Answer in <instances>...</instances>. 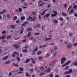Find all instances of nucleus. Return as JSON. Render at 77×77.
Listing matches in <instances>:
<instances>
[{"label":"nucleus","instance_id":"f257e3e1","mask_svg":"<svg viewBox=\"0 0 77 77\" xmlns=\"http://www.w3.org/2000/svg\"><path fill=\"white\" fill-rule=\"evenodd\" d=\"M65 61H66V58L65 57L62 58L61 61V64L62 65V64L65 62Z\"/></svg>","mask_w":77,"mask_h":77},{"label":"nucleus","instance_id":"f03ea898","mask_svg":"<svg viewBox=\"0 0 77 77\" xmlns=\"http://www.w3.org/2000/svg\"><path fill=\"white\" fill-rule=\"evenodd\" d=\"M53 12L55 13L54 14H52L51 15V17H56L57 14H58V13H57V12L55 11V10H53Z\"/></svg>","mask_w":77,"mask_h":77},{"label":"nucleus","instance_id":"7ed1b4c3","mask_svg":"<svg viewBox=\"0 0 77 77\" xmlns=\"http://www.w3.org/2000/svg\"><path fill=\"white\" fill-rule=\"evenodd\" d=\"M13 46L14 47H16V46H17L15 48L16 49H17V48H18L19 47H20V45L19 44H14L13 45Z\"/></svg>","mask_w":77,"mask_h":77},{"label":"nucleus","instance_id":"20e7f679","mask_svg":"<svg viewBox=\"0 0 77 77\" xmlns=\"http://www.w3.org/2000/svg\"><path fill=\"white\" fill-rule=\"evenodd\" d=\"M38 50V47H37L34 49V50H33L32 52L33 53H34V52H35V51H37Z\"/></svg>","mask_w":77,"mask_h":77},{"label":"nucleus","instance_id":"39448f33","mask_svg":"<svg viewBox=\"0 0 77 77\" xmlns=\"http://www.w3.org/2000/svg\"><path fill=\"white\" fill-rule=\"evenodd\" d=\"M6 38V35H2L1 37H0V39H5Z\"/></svg>","mask_w":77,"mask_h":77},{"label":"nucleus","instance_id":"423d86ee","mask_svg":"<svg viewBox=\"0 0 77 77\" xmlns=\"http://www.w3.org/2000/svg\"><path fill=\"white\" fill-rule=\"evenodd\" d=\"M8 57H9V55L4 57L2 59L3 60H6L8 58Z\"/></svg>","mask_w":77,"mask_h":77},{"label":"nucleus","instance_id":"0eeeda50","mask_svg":"<svg viewBox=\"0 0 77 77\" xmlns=\"http://www.w3.org/2000/svg\"><path fill=\"white\" fill-rule=\"evenodd\" d=\"M25 76L26 77H31V75L30 74V73H26Z\"/></svg>","mask_w":77,"mask_h":77},{"label":"nucleus","instance_id":"6e6552de","mask_svg":"<svg viewBox=\"0 0 77 77\" xmlns=\"http://www.w3.org/2000/svg\"><path fill=\"white\" fill-rule=\"evenodd\" d=\"M21 32L20 33V34L21 35V34H22L23 33V32H24V29L23 27H21Z\"/></svg>","mask_w":77,"mask_h":77},{"label":"nucleus","instance_id":"1a4fd4ad","mask_svg":"<svg viewBox=\"0 0 77 77\" xmlns=\"http://www.w3.org/2000/svg\"><path fill=\"white\" fill-rule=\"evenodd\" d=\"M50 68H48V69L46 70L45 72H50Z\"/></svg>","mask_w":77,"mask_h":77},{"label":"nucleus","instance_id":"9d476101","mask_svg":"<svg viewBox=\"0 0 77 77\" xmlns=\"http://www.w3.org/2000/svg\"><path fill=\"white\" fill-rule=\"evenodd\" d=\"M48 11V9L44 10V11L42 12V13L41 14V15H44L45 14V12H47V11Z\"/></svg>","mask_w":77,"mask_h":77},{"label":"nucleus","instance_id":"9b49d317","mask_svg":"<svg viewBox=\"0 0 77 77\" xmlns=\"http://www.w3.org/2000/svg\"><path fill=\"white\" fill-rule=\"evenodd\" d=\"M61 15H63V16H65V17H66L67 16V14L66 13H64L63 12H62Z\"/></svg>","mask_w":77,"mask_h":77},{"label":"nucleus","instance_id":"f8f14e48","mask_svg":"<svg viewBox=\"0 0 77 77\" xmlns=\"http://www.w3.org/2000/svg\"><path fill=\"white\" fill-rule=\"evenodd\" d=\"M6 10L4 9L3 11H2L0 13V14H4L5 12H6Z\"/></svg>","mask_w":77,"mask_h":77},{"label":"nucleus","instance_id":"ddd939ff","mask_svg":"<svg viewBox=\"0 0 77 77\" xmlns=\"http://www.w3.org/2000/svg\"><path fill=\"white\" fill-rule=\"evenodd\" d=\"M58 20H60V21H63V20H64V19L62 17H60L58 19Z\"/></svg>","mask_w":77,"mask_h":77},{"label":"nucleus","instance_id":"4468645a","mask_svg":"<svg viewBox=\"0 0 77 77\" xmlns=\"http://www.w3.org/2000/svg\"><path fill=\"white\" fill-rule=\"evenodd\" d=\"M71 47H72V45L71 43H70L68 45H67V48H71Z\"/></svg>","mask_w":77,"mask_h":77},{"label":"nucleus","instance_id":"2eb2a0df","mask_svg":"<svg viewBox=\"0 0 77 77\" xmlns=\"http://www.w3.org/2000/svg\"><path fill=\"white\" fill-rule=\"evenodd\" d=\"M74 11V9H73V8L69 12V15H70V14H71V13H73Z\"/></svg>","mask_w":77,"mask_h":77},{"label":"nucleus","instance_id":"dca6fc26","mask_svg":"<svg viewBox=\"0 0 77 77\" xmlns=\"http://www.w3.org/2000/svg\"><path fill=\"white\" fill-rule=\"evenodd\" d=\"M53 23H54L55 24H57L58 23V21L54 20L53 21Z\"/></svg>","mask_w":77,"mask_h":77},{"label":"nucleus","instance_id":"f3484780","mask_svg":"<svg viewBox=\"0 0 77 77\" xmlns=\"http://www.w3.org/2000/svg\"><path fill=\"white\" fill-rule=\"evenodd\" d=\"M26 18V17L23 16L21 17V20H24Z\"/></svg>","mask_w":77,"mask_h":77},{"label":"nucleus","instance_id":"a211bd4d","mask_svg":"<svg viewBox=\"0 0 77 77\" xmlns=\"http://www.w3.org/2000/svg\"><path fill=\"white\" fill-rule=\"evenodd\" d=\"M54 63V61L52 62L51 63L49 64V66H51Z\"/></svg>","mask_w":77,"mask_h":77},{"label":"nucleus","instance_id":"6ab92c4d","mask_svg":"<svg viewBox=\"0 0 77 77\" xmlns=\"http://www.w3.org/2000/svg\"><path fill=\"white\" fill-rule=\"evenodd\" d=\"M11 29H15V25H11Z\"/></svg>","mask_w":77,"mask_h":77},{"label":"nucleus","instance_id":"aec40b11","mask_svg":"<svg viewBox=\"0 0 77 77\" xmlns=\"http://www.w3.org/2000/svg\"><path fill=\"white\" fill-rule=\"evenodd\" d=\"M44 3L43 2H42V3L38 5L39 6H41V7H42V6H43V5H44Z\"/></svg>","mask_w":77,"mask_h":77},{"label":"nucleus","instance_id":"412c9836","mask_svg":"<svg viewBox=\"0 0 77 77\" xmlns=\"http://www.w3.org/2000/svg\"><path fill=\"white\" fill-rule=\"evenodd\" d=\"M71 62V61H67L66 63H65L66 66H67L68 65V64H69V63Z\"/></svg>","mask_w":77,"mask_h":77},{"label":"nucleus","instance_id":"4be33fe9","mask_svg":"<svg viewBox=\"0 0 77 77\" xmlns=\"http://www.w3.org/2000/svg\"><path fill=\"white\" fill-rule=\"evenodd\" d=\"M77 5H75L73 6V8L74 9H77Z\"/></svg>","mask_w":77,"mask_h":77},{"label":"nucleus","instance_id":"5701e85b","mask_svg":"<svg viewBox=\"0 0 77 77\" xmlns=\"http://www.w3.org/2000/svg\"><path fill=\"white\" fill-rule=\"evenodd\" d=\"M72 70L71 69L68 71V73H69H69H71V72H72Z\"/></svg>","mask_w":77,"mask_h":77},{"label":"nucleus","instance_id":"b1692460","mask_svg":"<svg viewBox=\"0 0 77 77\" xmlns=\"http://www.w3.org/2000/svg\"><path fill=\"white\" fill-rule=\"evenodd\" d=\"M30 36H31V32H28L27 35V37H30Z\"/></svg>","mask_w":77,"mask_h":77},{"label":"nucleus","instance_id":"393cba45","mask_svg":"<svg viewBox=\"0 0 77 77\" xmlns=\"http://www.w3.org/2000/svg\"><path fill=\"white\" fill-rule=\"evenodd\" d=\"M50 15V13H48L46 15H45V16L46 17V18H47V17H48Z\"/></svg>","mask_w":77,"mask_h":77},{"label":"nucleus","instance_id":"a878e982","mask_svg":"<svg viewBox=\"0 0 77 77\" xmlns=\"http://www.w3.org/2000/svg\"><path fill=\"white\" fill-rule=\"evenodd\" d=\"M22 52L27 53V49H24L22 51Z\"/></svg>","mask_w":77,"mask_h":77},{"label":"nucleus","instance_id":"bb28decb","mask_svg":"<svg viewBox=\"0 0 77 77\" xmlns=\"http://www.w3.org/2000/svg\"><path fill=\"white\" fill-rule=\"evenodd\" d=\"M22 12V8H19L18 12Z\"/></svg>","mask_w":77,"mask_h":77},{"label":"nucleus","instance_id":"cd10ccee","mask_svg":"<svg viewBox=\"0 0 77 77\" xmlns=\"http://www.w3.org/2000/svg\"><path fill=\"white\" fill-rule=\"evenodd\" d=\"M11 63V61L9 60L7 61L5 63V64H9Z\"/></svg>","mask_w":77,"mask_h":77},{"label":"nucleus","instance_id":"c85d7f7f","mask_svg":"<svg viewBox=\"0 0 77 77\" xmlns=\"http://www.w3.org/2000/svg\"><path fill=\"white\" fill-rule=\"evenodd\" d=\"M43 59V57H38V59L39 60H42Z\"/></svg>","mask_w":77,"mask_h":77},{"label":"nucleus","instance_id":"c756f323","mask_svg":"<svg viewBox=\"0 0 77 77\" xmlns=\"http://www.w3.org/2000/svg\"><path fill=\"white\" fill-rule=\"evenodd\" d=\"M17 59L18 62H20V60H21V59L19 58L18 56H17Z\"/></svg>","mask_w":77,"mask_h":77},{"label":"nucleus","instance_id":"7c9ffc66","mask_svg":"<svg viewBox=\"0 0 77 77\" xmlns=\"http://www.w3.org/2000/svg\"><path fill=\"white\" fill-rule=\"evenodd\" d=\"M30 61V59H28L25 61V63H28Z\"/></svg>","mask_w":77,"mask_h":77},{"label":"nucleus","instance_id":"2f4dec72","mask_svg":"<svg viewBox=\"0 0 77 77\" xmlns=\"http://www.w3.org/2000/svg\"><path fill=\"white\" fill-rule=\"evenodd\" d=\"M33 18L34 19H32V21H35V20H36V17H33Z\"/></svg>","mask_w":77,"mask_h":77},{"label":"nucleus","instance_id":"473e14b6","mask_svg":"<svg viewBox=\"0 0 77 77\" xmlns=\"http://www.w3.org/2000/svg\"><path fill=\"white\" fill-rule=\"evenodd\" d=\"M41 26V25H39V24H38V25L36 26H35L34 27V29H35L36 28V27H40Z\"/></svg>","mask_w":77,"mask_h":77},{"label":"nucleus","instance_id":"72a5a7b5","mask_svg":"<svg viewBox=\"0 0 77 77\" xmlns=\"http://www.w3.org/2000/svg\"><path fill=\"white\" fill-rule=\"evenodd\" d=\"M71 8H72V7L71 6H70L68 8L67 11H70V10L71 9Z\"/></svg>","mask_w":77,"mask_h":77},{"label":"nucleus","instance_id":"f704fd0d","mask_svg":"<svg viewBox=\"0 0 77 77\" xmlns=\"http://www.w3.org/2000/svg\"><path fill=\"white\" fill-rule=\"evenodd\" d=\"M13 65H14V66H17V67L18 66V64H15V63H13Z\"/></svg>","mask_w":77,"mask_h":77},{"label":"nucleus","instance_id":"c9c22d12","mask_svg":"<svg viewBox=\"0 0 77 77\" xmlns=\"http://www.w3.org/2000/svg\"><path fill=\"white\" fill-rule=\"evenodd\" d=\"M19 69L20 71H23V69L22 68H19Z\"/></svg>","mask_w":77,"mask_h":77},{"label":"nucleus","instance_id":"e433bc0d","mask_svg":"<svg viewBox=\"0 0 77 77\" xmlns=\"http://www.w3.org/2000/svg\"><path fill=\"white\" fill-rule=\"evenodd\" d=\"M42 52L41 51H39L38 52V53H37V55H40L41 54Z\"/></svg>","mask_w":77,"mask_h":77},{"label":"nucleus","instance_id":"4c0bfd02","mask_svg":"<svg viewBox=\"0 0 77 77\" xmlns=\"http://www.w3.org/2000/svg\"><path fill=\"white\" fill-rule=\"evenodd\" d=\"M28 31H31V30H32V28H29L27 29Z\"/></svg>","mask_w":77,"mask_h":77},{"label":"nucleus","instance_id":"58836bf2","mask_svg":"<svg viewBox=\"0 0 77 77\" xmlns=\"http://www.w3.org/2000/svg\"><path fill=\"white\" fill-rule=\"evenodd\" d=\"M16 19H17V16H15L14 17L13 20H15Z\"/></svg>","mask_w":77,"mask_h":77},{"label":"nucleus","instance_id":"ea45409f","mask_svg":"<svg viewBox=\"0 0 77 77\" xmlns=\"http://www.w3.org/2000/svg\"><path fill=\"white\" fill-rule=\"evenodd\" d=\"M45 74V73H42V72H41L40 73V75L42 76V75H44V74Z\"/></svg>","mask_w":77,"mask_h":77},{"label":"nucleus","instance_id":"a19ab883","mask_svg":"<svg viewBox=\"0 0 77 77\" xmlns=\"http://www.w3.org/2000/svg\"><path fill=\"white\" fill-rule=\"evenodd\" d=\"M23 23L25 24H27L29 23V22L27 21H25Z\"/></svg>","mask_w":77,"mask_h":77},{"label":"nucleus","instance_id":"79ce46f5","mask_svg":"<svg viewBox=\"0 0 77 77\" xmlns=\"http://www.w3.org/2000/svg\"><path fill=\"white\" fill-rule=\"evenodd\" d=\"M6 30H4L2 32V34H4V33H6Z\"/></svg>","mask_w":77,"mask_h":77},{"label":"nucleus","instance_id":"37998d69","mask_svg":"<svg viewBox=\"0 0 77 77\" xmlns=\"http://www.w3.org/2000/svg\"><path fill=\"white\" fill-rule=\"evenodd\" d=\"M11 37H12L11 36H8L7 37V39H10V38H11Z\"/></svg>","mask_w":77,"mask_h":77},{"label":"nucleus","instance_id":"c03bdc74","mask_svg":"<svg viewBox=\"0 0 77 77\" xmlns=\"http://www.w3.org/2000/svg\"><path fill=\"white\" fill-rule=\"evenodd\" d=\"M74 65H75V66H77V62L76 61L74 63Z\"/></svg>","mask_w":77,"mask_h":77},{"label":"nucleus","instance_id":"a18cd8bd","mask_svg":"<svg viewBox=\"0 0 77 77\" xmlns=\"http://www.w3.org/2000/svg\"><path fill=\"white\" fill-rule=\"evenodd\" d=\"M69 66H67L66 67V68H64V70H66V69H68L69 68Z\"/></svg>","mask_w":77,"mask_h":77},{"label":"nucleus","instance_id":"49530a36","mask_svg":"<svg viewBox=\"0 0 77 77\" xmlns=\"http://www.w3.org/2000/svg\"><path fill=\"white\" fill-rule=\"evenodd\" d=\"M39 34H40V33H36L34 34V35L35 36H37V35H39Z\"/></svg>","mask_w":77,"mask_h":77},{"label":"nucleus","instance_id":"de8ad7c7","mask_svg":"<svg viewBox=\"0 0 77 77\" xmlns=\"http://www.w3.org/2000/svg\"><path fill=\"white\" fill-rule=\"evenodd\" d=\"M64 73L65 74H69V73H68V71H66L64 72Z\"/></svg>","mask_w":77,"mask_h":77},{"label":"nucleus","instance_id":"09e8293b","mask_svg":"<svg viewBox=\"0 0 77 77\" xmlns=\"http://www.w3.org/2000/svg\"><path fill=\"white\" fill-rule=\"evenodd\" d=\"M36 63V61L35 60L33 61L32 63L33 64H35V63Z\"/></svg>","mask_w":77,"mask_h":77},{"label":"nucleus","instance_id":"8fccbe9b","mask_svg":"<svg viewBox=\"0 0 77 77\" xmlns=\"http://www.w3.org/2000/svg\"><path fill=\"white\" fill-rule=\"evenodd\" d=\"M57 54V51H55L54 53V56H56V55Z\"/></svg>","mask_w":77,"mask_h":77},{"label":"nucleus","instance_id":"3c124183","mask_svg":"<svg viewBox=\"0 0 77 77\" xmlns=\"http://www.w3.org/2000/svg\"><path fill=\"white\" fill-rule=\"evenodd\" d=\"M45 39L47 41V40H50V39H51V38H45Z\"/></svg>","mask_w":77,"mask_h":77},{"label":"nucleus","instance_id":"603ef678","mask_svg":"<svg viewBox=\"0 0 77 77\" xmlns=\"http://www.w3.org/2000/svg\"><path fill=\"white\" fill-rule=\"evenodd\" d=\"M32 14L33 15H35V14H36V12H35V11L33 12L32 13Z\"/></svg>","mask_w":77,"mask_h":77},{"label":"nucleus","instance_id":"864d4df0","mask_svg":"<svg viewBox=\"0 0 77 77\" xmlns=\"http://www.w3.org/2000/svg\"><path fill=\"white\" fill-rule=\"evenodd\" d=\"M50 77H53V73H52L50 75Z\"/></svg>","mask_w":77,"mask_h":77},{"label":"nucleus","instance_id":"5fc2aeb1","mask_svg":"<svg viewBox=\"0 0 77 77\" xmlns=\"http://www.w3.org/2000/svg\"><path fill=\"white\" fill-rule=\"evenodd\" d=\"M50 55V54H47L46 56V57H48V56H49Z\"/></svg>","mask_w":77,"mask_h":77},{"label":"nucleus","instance_id":"6e6d98bb","mask_svg":"<svg viewBox=\"0 0 77 77\" xmlns=\"http://www.w3.org/2000/svg\"><path fill=\"white\" fill-rule=\"evenodd\" d=\"M67 6H68V5H67L66 4V3L65 4L64 6L65 8H66V7H67Z\"/></svg>","mask_w":77,"mask_h":77},{"label":"nucleus","instance_id":"4d7b16f0","mask_svg":"<svg viewBox=\"0 0 77 77\" xmlns=\"http://www.w3.org/2000/svg\"><path fill=\"white\" fill-rule=\"evenodd\" d=\"M28 4V3H26L24 4V6H27Z\"/></svg>","mask_w":77,"mask_h":77},{"label":"nucleus","instance_id":"13d9d810","mask_svg":"<svg viewBox=\"0 0 77 77\" xmlns=\"http://www.w3.org/2000/svg\"><path fill=\"white\" fill-rule=\"evenodd\" d=\"M38 18L40 20H41V15H39V16H38Z\"/></svg>","mask_w":77,"mask_h":77},{"label":"nucleus","instance_id":"bf43d9fd","mask_svg":"<svg viewBox=\"0 0 77 77\" xmlns=\"http://www.w3.org/2000/svg\"><path fill=\"white\" fill-rule=\"evenodd\" d=\"M69 35L70 36H73V34L72 33H70Z\"/></svg>","mask_w":77,"mask_h":77},{"label":"nucleus","instance_id":"052dcab7","mask_svg":"<svg viewBox=\"0 0 77 77\" xmlns=\"http://www.w3.org/2000/svg\"><path fill=\"white\" fill-rule=\"evenodd\" d=\"M40 69H42V70H43L44 69V68L43 67H42L40 68Z\"/></svg>","mask_w":77,"mask_h":77},{"label":"nucleus","instance_id":"680f3d73","mask_svg":"<svg viewBox=\"0 0 77 77\" xmlns=\"http://www.w3.org/2000/svg\"><path fill=\"white\" fill-rule=\"evenodd\" d=\"M25 48H28V46L27 45H26L24 47Z\"/></svg>","mask_w":77,"mask_h":77},{"label":"nucleus","instance_id":"e2e57ef3","mask_svg":"<svg viewBox=\"0 0 77 77\" xmlns=\"http://www.w3.org/2000/svg\"><path fill=\"white\" fill-rule=\"evenodd\" d=\"M16 23H20V21L19 20H17Z\"/></svg>","mask_w":77,"mask_h":77},{"label":"nucleus","instance_id":"0e129e2a","mask_svg":"<svg viewBox=\"0 0 77 77\" xmlns=\"http://www.w3.org/2000/svg\"><path fill=\"white\" fill-rule=\"evenodd\" d=\"M66 66V64H65L64 65H63L62 66V67H64V66Z\"/></svg>","mask_w":77,"mask_h":77},{"label":"nucleus","instance_id":"69168bd1","mask_svg":"<svg viewBox=\"0 0 77 77\" xmlns=\"http://www.w3.org/2000/svg\"><path fill=\"white\" fill-rule=\"evenodd\" d=\"M7 17L8 18H11V17L9 16V15H7Z\"/></svg>","mask_w":77,"mask_h":77},{"label":"nucleus","instance_id":"338daca9","mask_svg":"<svg viewBox=\"0 0 77 77\" xmlns=\"http://www.w3.org/2000/svg\"><path fill=\"white\" fill-rule=\"evenodd\" d=\"M13 57H15V55L14 54H13Z\"/></svg>","mask_w":77,"mask_h":77},{"label":"nucleus","instance_id":"774afa93","mask_svg":"<svg viewBox=\"0 0 77 77\" xmlns=\"http://www.w3.org/2000/svg\"><path fill=\"white\" fill-rule=\"evenodd\" d=\"M70 75H66L65 77H70Z\"/></svg>","mask_w":77,"mask_h":77}]
</instances>
